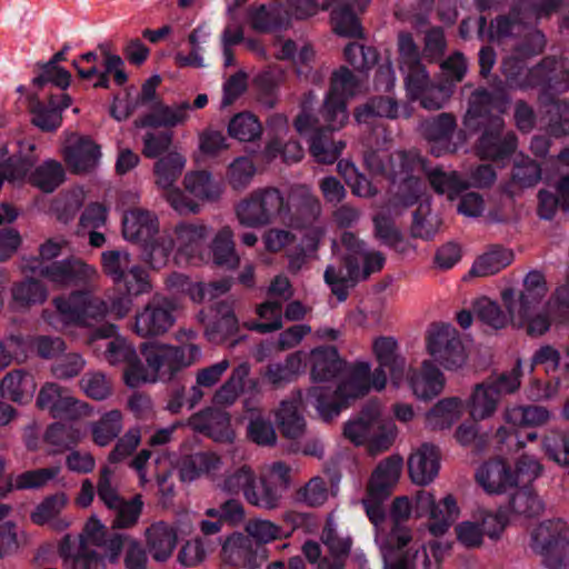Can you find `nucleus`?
<instances>
[{
  "mask_svg": "<svg viewBox=\"0 0 569 569\" xmlns=\"http://www.w3.org/2000/svg\"><path fill=\"white\" fill-rule=\"evenodd\" d=\"M365 162L372 174H380L393 183H399L392 201L395 209H406L419 202L413 216L412 231L420 238L432 237L439 226L436 217H429V199L425 193L421 177L426 176L437 192L447 193L450 199L468 186L456 172H445L440 169L428 171L416 151H398L392 154L382 150L373 151L366 154Z\"/></svg>",
  "mask_w": 569,
  "mask_h": 569,
  "instance_id": "1",
  "label": "nucleus"
},
{
  "mask_svg": "<svg viewBox=\"0 0 569 569\" xmlns=\"http://www.w3.org/2000/svg\"><path fill=\"white\" fill-rule=\"evenodd\" d=\"M361 90V80L347 68H340L332 76L330 90L318 114L310 116L305 107L297 117L296 130L310 138V152L318 162L333 163L340 156L345 142L332 141L326 132L345 127L349 118L347 101Z\"/></svg>",
  "mask_w": 569,
  "mask_h": 569,
  "instance_id": "2",
  "label": "nucleus"
},
{
  "mask_svg": "<svg viewBox=\"0 0 569 569\" xmlns=\"http://www.w3.org/2000/svg\"><path fill=\"white\" fill-rule=\"evenodd\" d=\"M387 373L381 368L371 371L368 361H357L345 372L339 383L330 386H312L308 390V399L323 420L338 416L350 400L366 396L371 389L381 391L387 386Z\"/></svg>",
  "mask_w": 569,
  "mask_h": 569,
  "instance_id": "3",
  "label": "nucleus"
},
{
  "mask_svg": "<svg viewBox=\"0 0 569 569\" xmlns=\"http://www.w3.org/2000/svg\"><path fill=\"white\" fill-rule=\"evenodd\" d=\"M387 373L381 368L371 371L368 361H357L345 372L339 383L330 386H312L308 390V399L323 420L338 416L350 400L366 396L371 389L381 391L387 386Z\"/></svg>",
  "mask_w": 569,
  "mask_h": 569,
  "instance_id": "4",
  "label": "nucleus"
},
{
  "mask_svg": "<svg viewBox=\"0 0 569 569\" xmlns=\"http://www.w3.org/2000/svg\"><path fill=\"white\" fill-rule=\"evenodd\" d=\"M545 36L536 29H529L526 40L518 49V56L508 58L502 63L503 73L510 88H533L542 86L543 93H560L569 89V70L552 59H546L541 64L526 69L520 62V57L538 54L545 48ZM541 100L543 97L540 98Z\"/></svg>",
  "mask_w": 569,
  "mask_h": 569,
  "instance_id": "5",
  "label": "nucleus"
},
{
  "mask_svg": "<svg viewBox=\"0 0 569 569\" xmlns=\"http://www.w3.org/2000/svg\"><path fill=\"white\" fill-rule=\"evenodd\" d=\"M548 291L545 276L539 271H530L523 279V289L516 291L505 289L501 300L509 312L510 323L526 329L529 336H542L550 328L547 310L537 311L538 305Z\"/></svg>",
  "mask_w": 569,
  "mask_h": 569,
  "instance_id": "6",
  "label": "nucleus"
},
{
  "mask_svg": "<svg viewBox=\"0 0 569 569\" xmlns=\"http://www.w3.org/2000/svg\"><path fill=\"white\" fill-rule=\"evenodd\" d=\"M141 352L147 365H140L127 373V385L131 388L144 382L171 380L178 371L191 366L201 356L197 345L174 347L158 342L146 343Z\"/></svg>",
  "mask_w": 569,
  "mask_h": 569,
  "instance_id": "7",
  "label": "nucleus"
},
{
  "mask_svg": "<svg viewBox=\"0 0 569 569\" xmlns=\"http://www.w3.org/2000/svg\"><path fill=\"white\" fill-rule=\"evenodd\" d=\"M502 109L496 106L492 97L486 91H476L469 103L465 117V126L468 129H476L486 126L480 143L479 153L482 158L502 159L510 154L516 148V137L511 132L502 134L503 121L499 116L493 114Z\"/></svg>",
  "mask_w": 569,
  "mask_h": 569,
  "instance_id": "8",
  "label": "nucleus"
},
{
  "mask_svg": "<svg viewBox=\"0 0 569 569\" xmlns=\"http://www.w3.org/2000/svg\"><path fill=\"white\" fill-rule=\"evenodd\" d=\"M411 541L408 528H395L390 545L381 548L383 569H441L440 542L410 545Z\"/></svg>",
  "mask_w": 569,
  "mask_h": 569,
  "instance_id": "9",
  "label": "nucleus"
},
{
  "mask_svg": "<svg viewBox=\"0 0 569 569\" xmlns=\"http://www.w3.org/2000/svg\"><path fill=\"white\" fill-rule=\"evenodd\" d=\"M343 433L355 445H366L369 451L380 452L393 443L397 427L391 419L382 416L381 405L372 402L345 426Z\"/></svg>",
  "mask_w": 569,
  "mask_h": 569,
  "instance_id": "10",
  "label": "nucleus"
},
{
  "mask_svg": "<svg viewBox=\"0 0 569 569\" xmlns=\"http://www.w3.org/2000/svg\"><path fill=\"white\" fill-rule=\"evenodd\" d=\"M519 387L520 369L518 367L508 373L476 385L467 401L470 418L475 422L491 418L502 396L515 392Z\"/></svg>",
  "mask_w": 569,
  "mask_h": 569,
  "instance_id": "11",
  "label": "nucleus"
},
{
  "mask_svg": "<svg viewBox=\"0 0 569 569\" xmlns=\"http://www.w3.org/2000/svg\"><path fill=\"white\" fill-rule=\"evenodd\" d=\"M167 232L174 240L176 263L200 266L209 262L210 252L206 247L210 234L208 224L200 221H179Z\"/></svg>",
  "mask_w": 569,
  "mask_h": 569,
  "instance_id": "12",
  "label": "nucleus"
},
{
  "mask_svg": "<svg viewBox=\"0 0 569 569\" xmlns=\"http://www.w3.org/2000/svg\"><path fill=\"white\" fill-rule=\"evenodd\" d=\"M283 211V197L274 188L254 190L236 206L237 220L247 228L267 226Z\"/></svg>",
  "mask_w": 569,
  "mask_h": 569,
  "instance_id": "13",
  "label": "nucleus"
},
{
  "mask_svg": "<svg viewBox=\"0 0 569 569\" xmlns=\"http://www.w3.org/2000/svg\"><path fill=\"white\" fill-rule=\"evenodd\" d=\"M560 4L559 0H525L513 10L512 20L509 17H500L491 22L488 38L490 40H501L518 34L527 26H531L542 17L557 11Z\"/></svg>",
  "mask_w": 569,
  "mask_h": 569,
  "instance_id": "14",
  "label": "nucleus"
},
{
  "mask_svg": "<svg viewBox=\"0 0 569 569\" xmlns=\"http://www.w3.org/2000/svg\"><path fill=\"white\" fill-rule=\"evenodd\" d=\"M401 72L405 79L407 96L413 101H419L425 109H440L451 96L452 90L450 86L431 80L421 63L406 66Z\"/></svg>",
  "mask_w": 569,
  "mask_h": 569,
  "instance_id": "15",
  "label": "nucleus"
},
{
  "mask_svg": "<svg viewBox=\"0 0 569 569\" xmlns=\"http://www.w3.org/2000/svg\"><path fill=\"white\" fill-rule=\"evenodd\" d=\"M415 508L418 518L428 516V530L435 537L447 533L461 513L458 500L453 495L448 493L442 499L436 500L433 492L428 490L417 491Z\"/></svg>",
  "mask_w": 569,
  "mask_h": 569,
  "instance_id": "16",
  "label": "nucleus"
},
{
  "mask_svg": "<svg viewBox=\"0 0 569 569\" xmlns=\"http://www.w3.org/2000/svg\"><path fill=\"white\" fill-rule=\"evenodd\" d=\"M53 302L62 325L89 326L91 321L103 318L109 310L103 300L82 291L68 298H56Z\"/></svg>",
  "mask_w": 569,
  "mask_h": 569,
  "instance_id": "17",
  "label": "nucleus"
},
{
  "mask_svg": "<svg viewBox=\"0 0 569 569\" xmlns=\"http://www.w3.org/2000/svg\"><path fill=\"white\" fill-rule=\"evenodd\" d=\"M427 349L447 370L461 368L466 362V352L457 330L451 325H436L428 336Z\"/></svg>",
  "mask_w": 569,
  "mask_h": 569,
  "instance_id": "18",
  "label": "nucleus"
},
{
  "mask_svg": "<svg viewBox=\"0 0 569 569\" xmlns=\"http://www.w3.org/2000/svg\"><path fill=\"white\" fill-rule=\"evenodd\" d=\"M37 259L27 260L22 264L23 271L39 273L54 286H67L73 281H89L98 277L94 267L86 262L71 258L62 261H56L49 264H34Z\"/></svg>",
  "mask_w": 569,
  "mask_h": 569,
  "instance_id": "19",
  "label": "nucleus"
},
{
  "mask_svg": "<svg viewBox=\"0 0 569 569\" xmlns=\"http://www.w3.org/2000/svg\"><path fill=\"white\" fill-rule=\"evenodd\" d=\"M116 332V326H104L93 333L91 342L104 340L97 349L103 348L102 356L111 366L126 365L123 378L127 383V373L133 368H139L141 363L132 345L126 338L117 336Z\"/></svg>",
  "mask_w": 569,
  "mask_h": 569,
  "instance_id": "20",
  "label": "nucleus"
},
{
  "mask_svg": "<svg viewBox=\"0 0 569 569\" xmlns=\"http://www.w3.org/2000/svg\"><path fill=\"white\" fill-rule=\"evenodd\" d=\"M174 306L167 299H152L134 317L133 331L143 338L167 332L176 322Z\"/></svg>",
  "mask_w": 569,
  "mask_h": 569,
  "instance_id": "21",
  "label": "nucleus"
},
{
  "mask_svg": "<svg viewBox=\"0 0 569 569\" xmlns=\"http://www.w3.org/2000/svg\"><path fill=\"white\" fill-rule=\"evenodd\" d=\"M332 251L340 262L343 261V266H328L325 271V280L338 300L343 301L347 298L348 289L363 279L360 273V266L350 256V251L342 246V242L340 244L333 242Z\"/></svg>",
  "mask_w": 569,
  "mask_h": 569,
  "instance_id": "22",
  "label": "nucleus"
},
{
  "mask_svg": "<svg viewBox=\"0 0 569 569\" xmlns=\"http://www.w3.org/2000/svg\"><path fill=\"white\" fill-rule=\"evenodd\" d=\"M220 561L228 569H256L259 566L257 550L242 532H233L224 538Z\"/></svg>",
  "mask_w": 569,
  "mask_h": 569,
  "instance_id": "23",
  "label": "nucleus"
},
{
  "mask_svg": "<svg viewBox=\"0 0 569 569\" xmlns=\"http://www.w3.org/2000/svg\"><path fill=\"white\" fill-rule=\"evenodd\" d=\"M166 287L173 293H186L196 303L212 301L229 291V280H221L204 284L192 282L182 273L173 272L166 279Z\"/></svg>",
  "mask_w": 569,
  "mask_h": 569,
  "instance_id": "24",
  "label": "nucleus"
},
{
  "mask_svg": "<svg viewBox=\"0 0 569 569\" xmlns=\"http://www.w3.org/2000/svg\"><path fill=\"white\" fill-rule=\"evenodd\" d=\"M64 569H106L104 557L92 546L66 535L58 546Z\"/></svg>",
  "mask_w": 569,
  "mask_h": 569,
  "instance_id": "25",
  "label": "nucleus"
},
{
  "mask_svg": "<svg viewBox=\"0 0 569 569\" xmlns=\"http://www.w3.org/2000/svg\"><path fill=\"white\" fill-rule=\"evenodd\" d=\"M440 460V451L433 445L422 443L415 448L407 461L410 480L417 486L430 485L439 473Z\"/></svg>",
  "mask_w": 569,
  "mask_h": 569,
  "instance_id": "26",
  "label": "nucleus"
},
{
  "mask_svg": "<svg viewBox=\"0 0 569 569\" xmlns=\"http://www.w3.org/2000/svg\"><path fill=\"white\" fill-rule=\"evenodd\" d=\"M407 380L413 396L422 400L437 397L446 385L443 373L431 360H423L420 368L410 369Z\"/></svg>",
  "mask_w": 569,
  "mask_h": 569,
  "instance_id": "27",
  "label": "nucleus"
},
{
  "mask_svg": "<svg viewBox=\"0 0 569 569\" xmlns=\"http://www.w3.org/2000/svg\"><path fill=\"white\" fill-rule=\"evenodd\" d=\"M476 481L488 495H503L515 488L512 468L502 459L481 465L476 471Z\"/></svg>",
  "mask_w": 569,
  "mask_h": 569,
  "instance_id": "28",
  "label": "nucleus"
},
{
  "mask_svg": "<svg viewBox=\"0 0 569 569\" xmlns=\"http://www.w3.org/2000/svg\"><path fill=\"white\" fill-rule=\"evenodd\" d=\"M101 158L100 147L89 137L73 136L64 148V159L77 173L93 170Z\"/></svg>",
  "mask_w": 569,
  "mask_h": 569,
  "instance_id": "29",
  "label": "nucleus"
},
{
  "mask_svg": "<svg viewBox=\"0 0 569 569\" xmlns=\"http://www.w3.org/2000/svg\"><path fill=\"white\" fill-rule=\"evenodd\" d=\"M188 423L193 430L207 435L216 442L230 443L234 439L230 417L226 411L207 409L192 416Z\"/></svg>",
  "mask_w": 569,
  "mask_h": 569,
  "instance_id": "30",
  "label": "nucleus"
},
{
  "mask_svg": "<svg viewBox=\"0 0 569 569\" xmlns=\"http://www.w3.org/2000/svg\"><path fill=\"white\" fill-rule=\"evenodd\" d=\"M372 352L379 363L378 368L389 369L391 385L399 388L403 383L406 359L399 353V346L393 337H378L372 341Z\"/></svg>",
  "mask_w": 569,
  "mask_h": 569,
  "instance_id": "31",
  "label": "nucleus"
},
{
  "mask_svg": "<svg viewBox=\"0 0 569 569\" xmlns=\"http://www.w3.org/2000/svg\"><path fill=\"white\" fill-rule=\"evenodd\" d=\"M159 231V219L154 212L136 208L123 216L122 232L128 241L143 243L153 239Z\"/></svg>",
  "mask_w": 569,
  "mask_h": 569,
  "instance_id": "32",
  "label": "nucleus"
},
{
  "mask_svg": "<svg viewBox=\"0 0 569 569\" xmlns=\"http://www.w3.org/2000/svg\"><path fill=\"white\" fill-rule=\"evenodd\" d=\"M192 106L188 101L173 104L156 102L151 111L142 117L138 126L152 128H173L183 126L190 118Z\"/></svg>",
  "mask_w": 569,
  "mask_h": 569,
  "instance_id": "33",
  "label": "nucleus"
},
{
  "mask_svg": "<svg viewBox=\"0 0 569 569\" xmlns=\"http://www.w3.org/2000/svg\"><path fill=\"white\" fill-rule=\"evenodd\" d=\"M222 465V458L214 451L196 452L181 459L179 477L183 482H192L201 477L213 479Z\"/></svg>",
  "mask_w": 569,
  "mask_h": 569,
  "instance_id": "34",
  "label": "nucleus"
},
{
  "mask_svg": "<svg viewBox=\"0 0 569 569\" xmlns=\"http://www.w3.org/2000/svg\"><path fill=\"white\" fill-rule=\"evenodd\" d=\"M313 386H330L343 369V361L333 347H320L310 352Z\"/></svg>",
  "mask_w": 569,
  "mask_h": 569,
  "instance_id": "35",
  "label": "nucleus"
},
{
  "mask_svg": "<svg viewBox=\"0 0 569 569\" xmlns=\"http://www.w3.org/2000/svg\"><path fill=\"white\" fill-rule=\"evenodd\" d=\"M150 457L151 452L143 449L131 460L130 467L138 473L141 486L154 478L164 490V483L172 472V458L168 453H162L152 463Z\"/></svg>",
  "mask_w": 569,
  "mask_h": 569,
  "instance_id": "36",
  "label": "nucleus"
},
{
  "mask_svg": "<svg viewBox=\"0 0 569 569\" xmlns=\"http://www.w3.org/2000/svg\"><path fill=\"white\" fill-rule=\"evenodd\" d=\"M146 546L151 557L159 562L167 561L177 547V529L163 521L150 525L144 532Z\"/></svg>",
  "mask_w": 569,
  "mask_h": 569,
  "instance_id": "37",
  "label": "nucleus"
},
{
  "mask_svg": "<svg viewBox=\"0 0 569 569\" xmlns=\"http://www.w3.org/2000/svg\"><path fill=\"white\" fill-rule=\"evenodd\" d=\"M38 160L39 153L36 143L29 140L20 141L16 157L0 164V174L13 184H22Z\"/></svg>",
  "mask_w": 569,
  "mask_h": 569,
  "instance_id": "38",
  "label": "nucleus"
},
{
  "mask_svg": "<svg viewBox=\"0 0 569 569\" xmlns=\"http://www.w3.org/2000/svg\"><path fill=\"white\" fill-rule=\"evenodd\" d=\"M67 503L64 493L49 496L34 508L31 520L36 525H47L54 531H63L71 525V518L60 516Z\"/></svg>",
  "mask_w": 569,
  "mask_h": 569,
  "instance_id": "39",
  "label": "nucleus"
},
{
  "mask_svg": "<svg viewBox=\"0 0 569 569\" xmlns=\"http://www.w3.org/2000/svg\"><path fill=\"white\" fill-rule=\"evenodd\" d=\"M211 319H206L204 311H200L198 319L206 326V336L210 341L220 342L232 335L238 328V320L233 313L232 306L228 302H220Z\"/></svg>",
  "mask_w": 569,
  "mask_h": 569,
  "instance_id": "40",
  "label": "nucleus"
},
{
  "mask_svg": "<svg viewBox=\"0 0 569 569\" xmlns=\"http://www.w3.org/2000/svg\"><path fill=\"white\" fill-rule=\"evenodd\" d=\"M403 467L400 456H390L382 460L373 470L368 491L371 497L385 498L390 489L398 482Z\"/></svg>",
  "mask_w": 569,
  "mask_h": 569,
  "instance_id": "41",
  "label": "nucleus"
},
{
  "mask_svg": "<svg viewBox=\"0 0 569 569\" xmlns=\"http://www.w3.org/2000/svg\"><path fill=\"white\" fill-rule=\"evenodd\" d=\"M308 399V393L303 398L301 392H298L292 397L291 400H284L281 402L279 410L277 411V421L287 438L296 439L299 438L306 428L303 417L299 412V407L312 406Z\"/></svg>",
  "mask_w": 569,
  "mask_h": 569,
  "instance_id": "42",
  "label": "nucleus"
},
{
  "mask_svg": "<svg viewBox=\"0 0 569 569\" xmlns=\"http://www.w3.org/2000/svg\"><path fill=\"white\" fill-rule=\"evenodd\" d=\"M184 190L199 201L213 202L222 194V184L206 170L189 171L182 181Z\"/></svg>",
  "mask_w": 569,
  "mask_h": 569,
  "instance_id": "43",
  "label": "nucleus"
},
{
  "mask_svg": "<svg viewBox=\"0 0 569 569\" xmlns=\"http://www.w3.org/2000/svg\"><path fill=\"white\" fill-rule=\"evenodd\" d=\"M342 246L350 251V256L360 266V273L363 280L371 273L382 269L385 263L383 254L378 251L367 250L355 234L345 232L342 234Z\"/></svg>",
  "mask_w": 569,
  "mask_h": 569,
  "instance_id": "44",
  "label": "nucleus"
},
{
  "mask_svg": "<svg viewBox=\"0 0 569 569\" xmlns=\"http://www.w3.org/2000/svg\"><path fill=\"white\" fill-rule=\"evenodd\" d=\"M187 164L186 157L178 150H171L158 158L153 164L154 182L161 190L176 184Z\"/></svg>",
  "mask_w": 569,
  "mask_h": 569,
  "instance_id": "45",
  "label": "nucleus"
},
{
  "mask_svg": "<svg viewBox=\"0 0 569 569\" xmlns=\"http://www.w3.org/2000/svg\"><path fill=\"white\" fill-rule=\"evenodd\" d=\"M159 83V76H153L143 83L137 97L132 98L130 93H128L126 100L114 99L111 107L112 117L121 121L127 119L139 107L151 104L156 99V90Z\"/></svg>",
  "mask_w": 569,
  "mask_h": 569,
  "instance_id": "46",
  "label": "nucleus"
},
{
  "mask_svg": "<svg viewBox=\"0 0 569 569\" xmlns=\"http://www.w3.org/2000/svg\"><path fill=\"white\" fill-rule=\"evenodd\" d=\"M463 411L465 403L460 398H443L426 413V423L432 429L450 428L461 418Z\"/></svg>",
  "mask_w": 569,
  "mask_h": 569,
  "instance_id": "47",
  "label": "nucleus"
},
{
  "mask_svg": "<svg viewBox=\"0 0 569 569\" xmlns=\"http://www.w3.org/2000/svg\"><path fill=\"white\" fill-rule=\"evenodd\" d=\"M512 258V252L507 249L500 247L490 248L475 260L465 279L495 274L509 266Z\"/></svg>",
  "mask_w": 569,
  "mask_h": 569,
  "instance_id": "48",
  "label": "nucleus"
},
{
  "mask_svg": "<svg viewBox=\"0 0 569 569\" xmlns=\"http://www.w3.org/2000/svg\"><path fill=\"white\" fill-rule=\"evenodd\" d=\"M212 260L218 266L234 269L240 263V258L234 249L233 231L224 226L217 231L210 243Z\"/></svg>",
  "mask_w": 569,
  "mask_h": 569,
  "instance_id": "49",
  "label": "nucleus"
},
{
  "mask_svg": "<svg viewBox=\"0 0 569 569\" xmlns=\"http://www.w3.org/2000/svg\"><path fill=\"white\" fill-rule=\"evenodd\" d=\"M71 104V98L61 93L51 97L49 107L37 104L32 111V122L43 131L57 129L61 124V111Z\"/></svg>",
  "mask_w": 569,
  "mask_h": 569,
  "instance_id": "50",
  "label": "nucleus"
},
{
  "mask_svg": "<svg viewBox=\"0 0 569 569\" xmlns=\"http://www.w3.org/2000/svg\"><path fill=\"white\" fill-rule=\"evenodd\" d=\"M64 180V170L60 162L46 160L34 168L27 177L26 182L39 188L43 192L54 191Z\"/></svg>",
  "mask_w": 569,
  "mask_h": 569,
  "instance_id": "51",
  "label": "nucleus"
},
{
  "mask_svg": "<svg viewBox=\"0 0 569 569\" xmlns=\"http://www.w3.org/2000/svg\"><path fill=\"white\" fill-rule=\"evenodd\" d=\"M122 413L119 410L104 412L90 425L92 441L100 447L110 445L122 431Z\"/></svg>",
  "mask_w": 569,
  "mask_h": 569,
  "instance_id": "52",
  "label": "nucleus"
},
{
  "mask_svg": "<svg viewBox=\"0 0 569 569\" xmlns=\"http://www.w3.org/2000/svg\"><path fill=\"white\" fill-rule=\"evenodd\" d=\"M142 259L150 268L159 270L166 267L170 257L174 256V240L171 234L166 231L161 237L156 240L143 242Z\"/></svg>",
  "mask_w": 569,
  "mask_h": 569,
  "instance_id": "53",
  "label": "nucleus"
},
{
  "mask_svg": "<svg viewBox=\"0 0 569 569\" xmlns=\"http://www.w3.org/2000/svg\"><path fill=\"white\" fill-rule=\"evenodd\" d=\"M246 500L258 508L272 510L276 509L281 499L280 490L272 485L267 475L261 476L260 481L257 482L254 479L251 488H248L244 492Z\"/></svg>",
  "mask_w": 569,
  "mask_h": 569,
  "instance_id": "54",
  "label": "nucleus"
},
{
  "mask_svg": "<svg viewBox=\"0 0 569 569\" xmlns=\"http://www.w3.org/2000/svg\"><path fill=\"white\" fill-rule=\"evenodd\" d=\"M550 417L549 410L540 406H512L505 411V420L517 427H541Z\"/></svg>",
  "mask_w": 569,
  "mask_h": 569,
  "instance_id": "55",
  "label": "nucleus"
},
{
  "mask_svg": "<svg viewBox=\"0 0 569 569\" xmlns=\"http://www.w3.org/2000/svg\"><path fill=\"white\" fill-rule=\"evenodd\" d=\"M60 471L61 467L58 465L49 468L28 470L11 477L9 487L14 490L40 489L56 479Z\"/></svg>",
  "mask_w": 569,
  "mask_h": 569,
  "instance_id": "56",
  "label": "nucleus"
},
{
  "mask_svg": "<svg viewBox=\"0 0 569 569\" xmlns=\"http://www.w3.org/2000/svg\"><path fill=\"white\" fill-rule=\"evenodd\" d=\"M34 390L36 383L32 377L21 371L8 373L1 382L2 395L17 402L30 400Z\"/></svg>",
  "mask_w": 569,
  "mask_h": 569,
  "instance_id": "57",
  "label": "nucleus"
},
{
  "mask_svg": "<svg viewBox=\"0 0 569 569\" xmlns=\"http://www.w3.org/2000/svg\"><path fill=\"white\" fill-rule=\"evenodd\" d=\"M546 455L569 475V433L560 430L549 431L542 439Z\"/></svg>",
  "mask_w": 569,
  "mask_h": 569,
  "instance_id": "58",
  "label": "nucleus"
},
{
  "mask_svg": "<svg viewBox=\"0 0 569 569\" xmlns=\"http://www.w3.org/2000/svg\"><path fill=\"white\" fill-rule=\"evenodd\" d=\"M291 16L280 7L267 9L261 6L251 16V26L258 31H274L290 26Z\"/></svg>",
  "mask_w": 569,
  "mask_h": 569,
  "instance_id": "59",
  "label": "nucleus"
},
{
  "mask_svg": "<svg viewBox=\"0 0 569 569\" xmlns=\"http://www.w3.org/2000/svg\"><path fill=\"white\" fill-rule=\"evenodd\" d=\"M321 541L327 547L329 560H340L345 565V559L351 549V539L348 536H340L332 518L327 519L326 526L321 533Z\"/></svg>",
  "mask_w": 569,
  "mask_h": 569,
  "instance_id": "60",
  "label": "nucleus"
},
{
  "mask_svg": "<svg viewBox=\"0 0 569 569\" xmlns=\"http://www.w3.org/2000/svg\"><path fill=\"white\" fill-rule=\"evenodd\" d=\"M244 536L248 537L252 543L268 545L283 537L282 528L262 518H253L244 525Z\"/></svg>",
  "mask_w": 569,
  "mask_h": 569,
  "instance_id": "61",
  "label": "nucleus"
},
{
  "mask_svg": "<svg viewBox=\"0 0 569 569\" xmlns=\"http://www.w3.org/2000/svg\"><path fill=\"white\" fill-rule=\"evenodd\" d=\"M228 133L239 141L251 142L260 138L262 127L253 114L243 112L236 114L230 120Z\"/></svg>",
  "mask_w": 569,
  "mask_h": 569,
  "instance_id": "62",
  "label": "nucleus"
},
{
  "mask_svg": "<svg viewBox=\"0 0 569 569\" xmlns=\"http://www.w3.org/2000/svg\"><path fill=\"white\" fill-rule=\"evenodd\" d=\"M509 506L511 511L523 517H537L545 510L542 499L527 487L512 495Z\"/></svg>",
  "mask_w": 569,
  "mask_h": 569,
  "instance_id": "63",
  "label": "nucleus"
},
{
  "mask_svg": "<svg viewBox=\"0 0 569 569\" xmlns=\"http://www.w3.org/2000/svg\"><path fill=\"white\" fill-rule=\"evenodd\" d=\"M213 548L211 540L196 537L181 547L178 552V561L184 567H197L207 559Z\"/></svg>",
  "mask_w": 569,
  "mask_h": 569,
  "instance_id": "64",
  "label": "nucleus"
}]
</instances>
